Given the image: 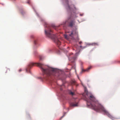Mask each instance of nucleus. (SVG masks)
Here are the masks:
<instances>
[{
  "mask_svg": "<svg viewBox=\"0 0 120 120\" xmlns=\"http://www.w3.org/2000/svg\"><path fill=\"white\" fill-rule=\"evenodd\" d=\"M83 86L87 97H85V100L86 101L87 105L88 107L96 111H101L103 112L113 120L116 119L110 114L102 105L99 103L98 101L93 95L88 92L87 88L85 86Z\"/></svg>",
  "mask_w": 120,
  "mask_h": 120,
  "instance_id": "1",
  "label": "nucleus"
},
{
  "mask_svg": "<svg viewBox=\"0 0 120 120\" xmlns=\"http://www.w3.org/2000/svg\"><path fill=\"white\" fill-rule=\"evenodd\" d=\"M76 57L75 56L73 57V58H73V60H75V59H76Z\"/></svg>",
  "mask_w": 120,
  "mask_h": 120,
  "instance_id": "13",
  "label": "nucleus"
},
{
  "mask_svg": "<svg viewBox=\"0 0 120 120\" xmlns=\"http://www.w3.org/2000/svg\"><path fill=\"white\" fill-rule=\"evenodd\" d=\"M75 81H72V84H74L75 83Z\"/></svg>",
  "mask_w": 120,
  "mask_h": 120,
  "instance_id": "12",
  "label": "nucleus"
},
{
  "mask_svg": "<svg viewBox=\"0 0 120 120\" xmlns=\"http://www.w3.org/2000/svg\"><path fill=\"white\" fill-rule=\"evenodd\" d=\"M82 47V46H80V48H81V47Z\"/></svg>",
  "mask_w": 120,
  "mask_h": 120,
  "instance_id": "22",
  "label": "nucleus"
},
{
  "mask_svg": "<svg viewBox=\"0 0 120 120\" xmlns=\"http://www.w3.org/2000/svg\"><path fill=\"white\" fill-rule=\"evenodd\" d=\"M75 67H76L75 65H73V66L72 67V69H75V71H76V69H75Z\"/></svg>",
  "mask_w": 120,
  "mask_h": 120,
  "instance_id": "10",
  "label": "nucleus"
},
{
  "mask_svg": "<svg viewBox=\"0 0 120 120\" xmlns=\"http://www.w3.org/2000/svg\"><path fill=\"white\" fill-rule=\"evenodd\" d=\"M70 94L72 95H74V92H72L71 91H70Z\"/></svg>",
  "mask_w": 120,
  "mask_h": 120,
  "instance_id": "11",
  "label": "nucleus"
},
{
  "mask_svg": "<svg viewBox=\"0 0 120 120\" xmlns=\"http://www.w3.org/2000/svg\"><path fill=\"white\" fill-rule=\"evenodd\" d=\"M7 71H10V69H7Z\"/></svg>",
  "mask_w": 120,
  "mask_h": 120,
  "instance_id": "19",
  "label": "nucleus"
},
{
  "mask_svg": "<svg viewBox=\"0 0 120 120\" xmlns=\"http://www.w3.org/2000/svg\"><path fill=\"white\" fill-rule=\"evenodd\" d=\"M34 64L33 63H31L28 65L29 67V68H30L32 66L34 65Z\"/></svg>",
  "mask_w": 120,
  "mask_h": 120,
  "instance_id": "9",
  "label": "nucleus"
},
{
  "mask_svg": "<svg viewBox=\"0 0 120 120\" xmlns=\"http://www.w3.org/2000/svg\"><path fill=\"white\" fill-rule=\"evenodd\" d=\"M70 54H71V55L72 54V53H70Z\"/></svg>",
  "mask_w": 120,
  "mask_h": 120,
  "instance_id": "24",
  "label": "nucleus"
},
{
  "mask_svg": "<svg viewBox=\"0 0 120 120\" xmlns=\"http://www.w3.org/2000/svg\"><path fill=\"white\" fill-rule=\"evenodd\" d=\"M28 71V70L27 69H26V71L27 72Z\"/></svg>",
  "mask_w": 120,
  "mask_h": 120,
  "instance_id": "20",
  "label": "nucleus"
},
{
  "mask_svg": "<svg viewBox=\"0 0 120 120\" xmlns=\"http://www.w3.org/2000/svg\"><path fill=\"white\" fill-rule=\"evenodd\" d=\"M68 22L69 26L71 27H72L75 22V21L74 20H72L71 17L68 19Z\"/></svg>",
  "mask_w": 120,
  "mask_h": 120,
  "instance_id": "5",
  "label": "nucleus"
},
{
  "mask_svg": "<svg viewBox=\"0 0 120 120\" xmlns=\"http://www.w3.org/2000/svg\"><path fill=\"white\" fill-rule=\"evenodd\" d=\"M68 7H69V8L70 9V7H69V6H68Z\"/></svg>",
  "mask_w": 120,
  "mask_h": 120,
  "instance_id": "23",
  "label": "nucleus"
},
{
  "mask_svg": "<svg viewBox=\"0 0 120 120\" xmlns=\"http://www.w3.org/2000/svg\"><path fill=\"white\" fill-rule=\"evenodd\" d=\"M28 3H29V2H28Z\"/></svg>",
  "mask_w": 120,
  "mask_h": 120,
  "instance_id": "25",
  "label": "nucleus"
},
{
  "mask_svg": "<svg viewBox=\"0 0 120 120\" xmlns=\"http://www.w3.org/2000/svg\"><path fill=\"white\" fill-rule=\"evenodd\" d=\"M52 27L54 28H55V26H52Z\"/></svg>",
  "mask_w": 120,
  "mask_h": 120,
  "instance_id": "17",
  "label": "nucleus"
},
{
  "mask_svg": "<svg viewBox=\"0 0 120 120\" xmlns=\"http://www.w3.org/2000/svg\"><path fill=\"white\" fill-rule=\"evenodd\" d=\"M70 105L71 107L77 106L78 105V103H74L72 102L70 104Z\"/></svg>",
  "mask_w": 120,
  "mask_h": 120,
  "instance_id": "7",
  "label": "nucleus"
},
{
  "mask_svg": "<svg viewBox=\"0 0 120 120\" xmlns=\"http://www.w3.org/2000/svg\"><path fill=\"white\" fill-rule=\"evenodd\" d=\"M82 43V41H80L79 42V44H81V43Z\"/></svg>",
  "mask_w": 120,
  "mask_h": 120,
  "instance_id": "14",
  "label": "nucleus"
},
{
  "mask_svg": "<svg viewBox=\"0 0 120 120\" xmlns=\"http://www.w3.org/2000/svg\"><path fill=\"white\" fill-rule=\"evenodd\" d=\"M91 67H89L87 68L85 70H84L83 69H82V72L88 71H89L91 69Z\"/></svg>",
  "mask_w": 120,
  "mask_h": 120,
  "instance_id": "6",
  "label": "nucleus"
},
{
  "mask_svg": "<svg viewBox=\"0 0 120 120\" xmlns=\"http://www.w3.org/2000/svg\"><path fill=\"white\" fill-rule=\"evenodd\" d=\"M75 36H76L77 37L78 36V33L75 30L72 31L70 34H68V35L66 34L64 35L65 38L67 40L68 39L70 38L72 39H73Z\"/></svg>",
  "mask_w": 120,
  "mask_h": 120,
  "instance_id": "4",
  "label": "nucleus"
},
{
  "mask_svg": "<svg viewBox=\"0 0 120 120\" xmlns=\"http://www.w3.org/2000/svg\"><path fill=\"white\" fill-rule=\"evenodd\" d=\"M64 115L63 116H62L61 118H60V119L61 120L63 117L64 116Z\"/></svg>",
  "mask_w": 120,
  "mask_h": 120,
  "instance_id": "15",
  "label": "nucleus"
},
{
  "mask_svg": "<svg viewBox=\"0 0 120 120\" xmlns=\"http://www.w3.org/2000/svg\"><path fill=\"white\" fill-rule=\"evenodd\" d=\"M37 65L40 68L45 78L54 75L57 71V69L47 66L41 63H37Z\"/></svg>",
  "mask_w": 120,
  "mask_h": 120,
  "instance_id": "2",
  "label": "nucleus"
},
{
  "mask_svg": "<svg viewBox=\"0 0 120 120\" xmlns=\"http://www.w3.org/2000/svg\"><path fill=\"white\" fill-rule=\"evenodd\" d=\"M22 71V70L21 69H20L19 70V72H21V71Z\"/></svg>",
  "mask_w": 120,
  "mask_h": 120,
  "instance_id": "16",
  "label": "nucleus"
},
{
  "mask_svg": "<svg viewBox=\"0 0 120 120\" xmlns=\"http://www.w3.org/2000/svg\"><path fill=\"white\" fill-rule=\"evenodd\" d=\"M36 41H34V44H36Z\"/></svg>",
  "mask_w": 120,
  "mask_h": 120,
  "instance_id": "18",
  "label": "nucleus"
},
{
  "mask_svg": "<svg viewBox=\"0 0 120 120\" xmlns=\"http://www.w3.org/2000/svg\"><path fill=\"white\" fill-rule=\"evenodd\" d=\"M79 38H78V40H79Z\"/></svg>",
  "mask_w": 120,
  "mask_h": 120,
  "instance_id": "26",
  "label": "nucleus"
},
{
  "mask_svg": "<svg viewBox=\"0 0 120 120\" xmlns=\"http://www.w3.org/2000/svg\"><path fill=\"white\" fill-rule=\"evenodd\" d=\"M68 0H66V1H68Z\"/></svg>",
  "mask_w": 120,
  "mask_h": 120,
  "instance_id": "21",
  "label": "nucleus"
},
{
  "mask_svg": "<svg viewBox=\"0 0 120 120\" xmlns=\"http://www.w3.org/2000/svg\"><path fill=\"white\" fill-rule=\"evenodd\" d=\"M90 45H92L94 46H96L98 45V43H92L90 44Z\"/></svg>",
  "mask_w": 120,
  "mask_h": 120,
  "instance_id": "8",
  "label": "nucleus"
},
{
  "mask_svg": "<svg viewBox=\"0 0 120 120\" xmlns=\"http://www.w3.org/2000/svg\"><path fill=\"white\" fill-rule=\"evenodd\" d=\"M46 28L45 30V35L48 37L54 39V41L57 45H60L61 42L57 38L56 36L53 34L51 27L48 25H46Z\"/></svg>",
  "mask_w": 120,
  "mask_h": 120,
  "instance_id": "3",
  "label": "nucleus"
}]
</instances>
